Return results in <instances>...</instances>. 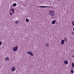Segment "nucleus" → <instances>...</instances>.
<instances>
[{
	"mask_svg": "<svg viewBox=\"0 0 74 74\" xmlns=\"http://www.w3.org/2000/svg\"><path fill=\"white\" fill-rule=\"evenodd\" d=\"M61 44H64V40H61Z\"/></svg>",
	"mask_w": 74,
	"mask_h": 74,
	"instance_id": "nucleus-8",
	"label": "nucleus"
},
{
	"mask_svg": "<svg viewBox=\"0 0 74 74\" xmlns=\"http://www.w3.org/2000/svg\"><path fill=\"white\" fill-rule=\"evenodd\" d=\"M72 24L73 26H74V21H72Z\"/></svg>",
	"mask_w": 74,
	"mask_h": 74,
	"instance_id": "nucleus-18",
	"label": "nucleus"
},
{
	"mask_svg": "<svg viewBox=\"0 0 74 74\" xmlns=\"http://www.w3.org/2000/svg\"><path fill=\"white\" fill-rule=\"evenodd\" d=\"M27 53L29 54V55H30L31 56H33L34 55H33V53H32V52L31 51H27Z\"/></svg>",
	"mask_w": 74,
	"mask_h": 74,
	"instance_id": "nucleus-3",
	"label": "nucleus"
},
{
	"mask_svg": "<svg viewBox=\"0 0 74 74\" xmlns=\"http://www.w3.org/2000/svg\"><path fill=\"white\" fill-rule=\"evenodd\" d=\"M5 60H6L7 62H8V61H9V60H10V58H9V57H7L5 58Z\"/></svg>",
	"mask_w": 74,
	"mask_h": 74,
	"instance_id": "nucleus-4",
	"label": "nucleus"
},
{
	"mask_svg": "<svg viewBox=\"0 0 74 74\" xmlns=\"http://www.w3.org/2000/svg\"><path fill=\"white\" fill-rule=\"evenodd\" d=\"M49 14L51 16H54V14H53V11H50L49 12Z\"/></svg>",
	"mask_w": 74,
	"mask_h": 74,
	"instance_id": "nucleus-2",
	"label": "nucleus"
},
{
	"mask_svg": "<svg viewBox=\"0 0 74 74\" xmlns=\"http://www.w3.org/2000/svg\"><path fill=\"white\" fill-rule=\"evenodd\" d=\"M22 1H21V2H20V3H22Z\"/></svg>",
	"mask_w": 74,
	"mask_h": 74,
	"instance_id": "nucleus-24",
	"label": "nucleus"
},
{
	"mask_svg": "<svg viewBox=\"0 0 74 74\" xmlns=\"http://www.w3.org/2000/svg\"><path fill=\"white\" fill-rule=\"evenodd\" d=\"M11 11H12L13 14H14V9H11Z\"/></svg>",
	"mask_w": 74,
	"mask_h": 74,
	"instance_id": "nucleus-11",
	"label": "nucleus"
},
{
	"mask_svg": "<svg viewBox=\"0 0 74 74\" xmlns=\"http://www.w3.org/2000/svg\"><path fill=\"white\" fill-rule=\"evenodd\" d=\"M26 21H27V22H29V20L27 18H26Z\"/></svg>",
	"mask_w": 74,
	"mask_h": 74,
	"instance_id": "nucleus-16",
	"label": "nucleus"
},
{
	"mask_svg": "<svg viewBox=\"0 0 74 74\" xmlns=\"http://www.w3.org/2000/svg\"><path fill=\"white\" fill-rule=\"evenodd\" d=\"M18 46H16L15 47H13L12 48V50L13 51L15 52L17 51L18 50Z\"/></svg>",
	"mask_w": 74,
	"mask_h": 74,
	"instance_id": "nucleus-1",
	"label": "nucleus"
},
{
	"mask_svg": "<svg viewBox=\"0 0 74 74\" xmlns=\"http://www.w3.org/2000/svg\"><path fill=\"white\" fill-rule=\"evenodd\" d=\"M72 66L73 67H74V64L73 62H72Z\"/></svg>",
	"mask_w": 74,
	"mask_h": 74,
	"instance_id": "nucleus-17",
	"label": "nucleus"
},
{
	"mask_svg": "<svg viewBox=\"0 0 74 74\" xmlns=\"http://www.w3.org/2000/svg\"><path fill=\"white\" fill-rule=\"evenodd\" d=\"M64 41H65V42H67V38H64Z\"/></svg>",
	"mask_w": 74,
	"mask_h": 74,
	"instance_id": "nucleus-10",
	"label": "nucleus"
},
{
	"mask_svg": "<svg viewBox=\"0 0 74 74\" xmlns=\"http://www.w3.org/2000/svg\"><path fill=\"white\" fill-rule=\"evenodd\" d=\"M46 46L47 47H48L49 46V43H47L46 44Z\"/></svg>",
	"mask_w": 74,
	"mask_h": 74,
	"instance_id": "nucleus-13",
	"label": "nucleus"
},
{
	"mask_svg": "<svg viewBox=\"0 0 74 74\" xmlns=\"http://www.w3.org/2000/svg\"><path fill=\"white\" fill-rule=\"evenodd\" d=\"M64 63L65 64H68V61L66 60H65L64 61Z\"/></svg>",
	"mask_w": 74,
	"mask_h": 74,
	"instance_id": "nucleus-9",
	"label": "nucleus"
},
{
	"mask_svg": "<svg viewBox=\"0 0 74 74\" xmlns=\"http://www.w3.org/2000/svg\"><path fill=\"white\" fill-rule=\"evenodd\" d=\"M56 23V21L55 20H54L51 22L52 24L53 25H54V24H55V23Z\"/></svg>",
	"mask_w": 74,
	"mask_h": 74,
	"instance_id": "nucleus-6",
	"label": "nucleus"
},
{
	"mask_svg": "<svg viewBox=\"0 0 74 74\" xmlns=\"http://www.w3.org/2000/svg\"><path fill=\"white\" fill-rule=\"evenodd\" d=\"M71 73L72 74H73V73H74V71L73 70H72L71 71Z\"/></svg>",
	"mask_w": 74,
	"mask_h": 74,
	"instance_id": "nucleus-14",
	"label": "nucleus"
},
{
	"mask_svg": "<svg viewBox=\"0 0 74 74\" xmlns=\"http://www.w3.org/2000/svg\"><path fill=\"white\" fill-rule=\"evenodd\" d=\"M11 69H12V71L14 72V71H15V68L14 67H12L11 68Z\"/></svg>",
	"mask_w": 74,
	"mask_h": 74,
	"instance_id": "nucleus-7",
	"label": "nucleus"
},
{
	"mask_svg": "<svg viewBox=\"0 0 74 74\" xmlns=\"http://www.w3.org/2000/svg\"><path fill=\"white\" fill-rule=\"evenodd\" d=\"M73 30L74 31V28H73Z\"/></svg>",
	"mask_w": 74,
	"mask_h": 74,
	"instance_id": "nucleus-23",
	"label": "nucleus"
},
{
	"mask_svg": "<svg viewBox=\"0 0 74 74\" xmlns=\"http://www.w3.org/2000/svg\"><path fill=\"white\" fill-rule=\"evenodd\" d=\"M39 7H42L43 8H45L46 7L47 8H48L49 7V8H51V6H39Z\"/></svg>",
	"mask_w": 74,
	"mask_h": 74,
	"instance_id": "nucleus-5",
	"label": "nucleus"
},
{
	"mask_svg": "<svg viewBox=\"0 0 74 74\" xmlns=\"http://www.w3.org/2000/svg\"><path fill=\"white\" fill-rule=\"evenodd\" d=\"M1 45V41H0V46Z\"/></svg>",
	"mask_w": 74,
	"mask_h": 74,
	"instance_id": "nucleus-21",
	"label": "nucleus"
},
{
	"mask_svg": "<svg viewBox=\"0 0 74 74\" xmlns=\"http://www.w3.org/2000/svg\"><path fill=\"white\" fill-rule=\"evenodd\" d=\"M10 15H11V16H12V12H10Z\"/></svg>",
	"mask_w": 74,
	"mask_h": 74,
	"instance_id": "nucleus-19",
	"label": "nucleus"
},
{
	"mask_svg": "<svg viewBox=\"0 0 74 74\" xmlns=\"http://www.w3.org/2000/svg\"><path fill=\"white\" fill-rule=\"evenodd\" d=\"M16 5V3H15L13 4V6L15 7Z\"/></svg>",
	"mask_w": 74,
	"mask_h": 74,
	"instance_id": "nucleus-12",
	"label": "nucleus"
},
{
	"mask_svg": "<svg viewBox=\"0 0 74 74\" xmlns=\"http://www.w3.org/2000/svg\"><path fill=\"white\" fill-rule=\"evenodd\" d=\"M19 23V22H18V21H17L15 22V23Z\"/></svg>",
	"mask_w": 74,
	"mask_h": 74,
	"instance_id": "nucleus-15",
	"label": "nucleus"
},
{
	"mask_svg": "<svg viewBox=\"0 0 74 74\" xmlns=\"http://www.w3.org/2000/svg\"><path fill=\"white\" fill-rule=\"evenodd\" d=\"M72 57H73V59H74V55L72 56Z\"/></svg>",
	"mask_w": 74,
	"mask_h": 74,
	"instance_id": "nucleus-22",
	"label": "nucleus"
},
{
	"mask_svg": "<svg viewBox=\"0 0 74 74\" xmlns=\"http://www.w3.org/2000/svg\"><path fill=\"white\" fill-rule=\"evenodd\" d=\"M72 34H73V35H74V31L72 32Z\"/></svg>",
	"mask_w": 74,
	"mask_h": 74,
	"instance_id": "nucleus-20",
	"label": "nucleus"
}]
</instances>
